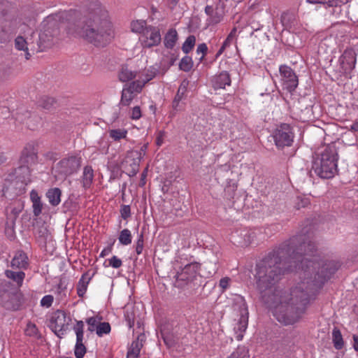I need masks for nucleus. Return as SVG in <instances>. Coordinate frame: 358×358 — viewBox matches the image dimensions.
I'll use <instances>...</instances> for the list:
<instances>
[{
    "mask_svg": "<svg viewBox=\"0 0 358 358\" xmlns=\"http://www.w3.org/2000/svg\"><path fill=\"white\" fill-rule=\"evenodd\" d=\"M235 189L236 187H234V185H229L225 188L224 192L226 194H228L229 198H233Z\"/></svg>",
    "mask_w": 358,
    "mask_h": 358,
    "instance_id": "nucleus-59",
    "label": "nucleus"
},
{
    "mask_svg": "<svg viewBox=\"0 0 358 358\" xmlns=\"http://www.w3.org/2000/svg\"><path fill=\"white\" fill-rule=\"evenodd\" d=\"M9 3L7 0H0V43L10 41L16 29V20L9 13Z\"/></svg>",
    "mask_w": 358,
    "mask_h": 358,
    "instance_id": "nucleus-7",
    "label": "nucleus"
},
{
    "mask_svg": "<svg viewBox=\"0 0 358 358\" xmlns=\"http://www.w3.org/2000/svg\"><path fill=\"white\" fill-rule=\"evenodd\" d=\"M196 42V38L193 35L189 36L182 45V50L185 53H189L194 48Z\"/></svg>",
    "mask_w": 358,
    "mask_h": 358,
    "instance_id": "nucleus-37",
    "label": "nucleus"
},
{
    "mask_svg": "<svg viewBox=\"0 0 358 358\" xmlns=\"http://www.w3.org/2000/svg\"><path fill=\"white\" fill-rule=\"evenodd\" d=\"M145 337V334H141L138 336L136 341L132 342L127 352V358H138L140 351L143 346Z\"/></svg>",
    "mask_w": 358,
    "mask_h": 358,
    "instance_id": "nucleus-21",
    "label": "nucleus"
},
{
    "mask_svg": "<svg viewBox=\"0 0 358 358\" xmlns=\"http://www.w3.org/2000/svg\"><path fill=\"white\" fill-rule=\"evenodd\" d=\"M131 231L127 229L122 230L118 238L120 243L124 245H129L131 243Z\"/></svg>",
    "mask_w": 358,
    "mask_h": 358,
    "instance_id": "nucleus-34",
    "label": "nucleus"
},
{
    "mask_svg": "<svg viewBox=\"0 0 358 358\" xmlns=\"http://www.w3.org/2000/svg\"><path fill=\"white\" fill-rule=\"evenodd\" d=\"M155 76V73L152 72L143 73L136 82H141L144 86L145 83L151 80Z\"/></svg>",
    "mask_w": 358,
    "mask_h": 358,
    "instance_id": "nucleus-45",
    "label": "nucleus"
},
{
    "mask_svg": "<svg viewBox=\"0 0 358 358\" xmlns=\"http://www.w3.org/2000/svg\"><path fill=\"white\" fill-rule=\"evenodd\" d=\"M178 40V34L176 29H171L164 36V43L166 48L172 49Z\"/></svg>",
    "mask_w": 358,
    "mask_h": 358,
    "instance_id": "nucleus-26",
    "label": "nucleus"
},
{
    "mask_svg": "<svg viewBox=\"0 0 358 358\" xmlns=\"http://www.w3.org/2000/svg\"><path fill=\"white\" fill-rule=\"evenodd\" d=\"M76 34L96 47H105L114 38V30L108 12L99 1L87 6V14L76 26Z\"/></svg>",
    "mask_w": 358,
    "mask_h": 358,
    "instance_id": "nucleus-3",
    "label": "nucleus"
},
{
    "mask_svg": "<svg viewBox=\"0 0 358 358\" xmlns=\"http://www.w3.org/2000/svg\"><path fill=\"white\" fill-rule=\"evenodd\" d=\"M6 276L13 280L17 283L18 287H20L22 285L24 278L25 277V274L22 271H13L10 270H6L5 272Z\"/></svg>",
    "mask_w": 358,
    "mask_h": 358,
    "instance_id": "nucleus-28",
    "label": "nucleus"
},
{
    "mask_svg": "<svg viewBox=\"0 0 358 358\" xmlns=\"http://www.w3.org/2000/svg\"><path fill=\"white\" fill-rule=\"evenodd\" d=\"M199 264L196 262L185 265L180 272L176 275L174 286L178 288H182L189 282L192 281L197 273Z\"/></svg>",
    "mask_w": 358,
    "mask_h": 358,
    "instance_id": "nucleus-9",
    "label": "nucleus"
},
{
    "mask_svg": "<svg viewBox=\"0 0 358 358\" xmlns=\"http://www.w3.org/2000/svg\"><path fill=\"white\" fill-rule=\"evenodd\" d=\"M306 257L311 260L317 257V262H320V271L324 270L327 263L331 261L317 252L316 245L308 231L282 243L278 248L257 263L255 280L260 299L264 304H273V295L285 292L275 285L286 272L296 271L299 275L302 261Z\"/></svg>",
    "mask_w": 358,
    "mask_h": 358,
    "instance_id": "nucleus-1",
    "label": "nucleus"
},
{
    "mask_svg": "<svg viewBox=\"0 0 358 358\" xmlns=\"http://www.w3.org/2000/svg\"><path fill=\"white\" fill-rule=\"evenodd\" d=\"M127 134V131L124 129H112L110 131V136L115 141H120L122 138H125Z\"/></svg>",
    "mask_w": 358,
    "mask_h": 358,
    "instance_id": "nucleus-41",
    "label": "nucleus"
},
{
    "mask_svg": "<svg viewBox=\"0 0 358 358\" xmlns=\"http://www.w3.org/2000/svg\"><path fill=\"white\" fill-rule=\"evenodd\" d=\"M279 70L284 88L289 92H294L299 85L298 77L294 71L286 65L280 66Z\"/></svg>",
    "mask_w": 358,
    "mask_h": 358,
    "instance_id": "nucleus-14",
    "label": "nucleus"
},
{
    "mask_svg": "<svg viewBox=\"0 0 358 358\" xmlns=\"http://www.w3.org/2000/svg\"><path fill=\"white\" fill-rule=\"evenodd\" d=\"M112 250H113V248H112V245L108 246L107 248H104L101 254H100V257H105L106 255H108L109 253H110L112 252Z\"/></svg>",
    "mask_w": 358,
    "mask_h": 358,
    "instance_id": "nucleus-61",
    "label": "nucleus"
},
{
    "mask_svg": "<svg viewBox=\"0 0 358 358\" xmlns=\"http://www.w3.org/2000/svg\"><path fill=\"white\" fill-rule=\"evenodd\" d=\"M58 14L48 16L42 22V30L38 35V46L41 49L50 48L53 44V40L59 34Z\"/></svg>",
    "mask_w": 358,
    "mask_h": 358,
    "instance_id": "nucleus-5",
    "label": "nucleus"
},
{
    "mask_svg": "<svg viewBox=\"0 0 358 358\" xmlns=\"http://www.w3.org/2000/svg\"><path fill=\"white\" fill-rule=\"evenodd\" d=\"M84 323L83 321H77L73 329L76 334V339H83Z\"/></svg>",
    "mask_w": 358,
    "mask_h": 358,
    "instance_id": "nucleus-44",
    "label": "nucleus"
},
{
    "mask_svg": "<svg viewBox=\"0 0 358 358\" xmlns=\"http://www.w3.org/2000/svg\"><path fill=\"white\" fill-rule=\"evenodd\" d=\"M140 40L143 46L147 48L158 45L162 41L159 28L149 25L145 29Z\"/></svg>",
    "mask_w": 358,
    "mask_h": 358,
    "instance_id": "nucleus-15",
    "label": "nucleus"
},
{
    "mask_svg": "<svg viewBox=\"0 0 358 358\" xmlns=\"http://www.w3.org/2000/svg\"><path fill=\"white\" fill-rule=\"evenodd\" d=\"M230 281V279L229 278H223L220 280V286L223 289H225L229 286V282Z\"/></svg>",
    "mask_w": 358,
    "mask_h": 358,
    "instance_id": "nucleus-60",
    "label": "nucleus"
},
{
    "mask_svg": "<svg viewBox=\"0 0 358 358\" xmlns=\"http://www.w3.org/2000/svg\"><path fill=\"white\" fill-rule=\"evenodd\" d=\"M180 101L181 100H180V99L174 98L173 103H172V106L174 110H180Z\"/></svg>",
    "mask_w": 358,
    "mask_h": 358,
    "instance_id": "nucleus-63",
    "label": "nucleus"
},
{
    "mask_svg": "<svg viewBox=\"0 0 358 358\" xmlns=\"http://www.w3.org/2000/svg\"><path fill=\"white\" fill-rule=\"evenodd\" d=\"M337 161L338 151L336 145L329 144L315 152L311 171L321 178H331L337 173Z\"/></svg>",
    "mask_w": 358,
    "mask_h": 358,
    "instance_id": "nucleus-4",
    "label": "nucleus"
},
{
    "mask_svg": "<svg viewBox=\"0 0 358 358\" xmlns=\"http://www.w3.org/2000/svg\"><path fill=\"white\" fill-rule=\"evenodd\" d=\"M0 305L6 309L11 310H16L20 308L21 301L16 288L0 297Z\"/></svg>",
    "mask_w": 358,
    "mask_h": 358,
    "instance_id": "nucleus-16",
    "label": "nucleus"
},
{
    "mask_svg": "<svg viewBox=\"0 0 358 358\" xmlns=\"http://www.w3.org/2000/svg\"><path fill=\"white\" fill-rule=\"evenodd\" d=\"M227 358H248V351L244 347H238Z\"/></svg>",
    "mask_w": 358,
    "mask_h": 358,
    "instance_id": "nucleus-42",
    "label": "nucleus"
},
{
    "mask_svg": "<svg viewBox=\"0 0 358 358\" xmlns=\"http://www.w3.org/2000/svg\"><path fill=\"white\" fill-rule=\"evenodd\" d=\"M108 264L114 268H119L122 266V262L120 258L114 255L108 259Z\"/></svg>",
    "mask_w": 358,
    "mask_h": 358,
    "instance_id": "nucleus-46",
    "label": "nucleus"
},
{
    "mask_svg": "<svg viewBox=\"0 0 358 358\" xmlns=\"http://www.w3.org/2000/svg\"><path fill=\"white\" fill-rule=\"evenodd\" d=\"M110 331V326L108 322H99L96 326V334L102 336L103 334H108Z\"/></svg>",
    "mask_w": 358,
    "mask_h": 358,
    "instance_id": "nucleus-38",
    "label": "nucleus"
},
{
    "mask_svg": "<svg viewBox=\"0 0 358 358\" xmlns=\"http://www.w3.org/2000/svg\"><path fill=\"white\" fill-rule=\"evenodd\" d=\"M317 257L310 259L308 257L302 261L299 273L300 281L290 292L285 291L273 295V304H265L273 308L276 320L284 325L293 324L298 322L305 313L311 296L320 289L338 271L341 264L337 261L327 263L324 270L320 271V262Z\"/></svg>",
    "mask_w": 358,
    "mask_h": 358,
    "instance_id": "nucleus-2",
    "label": "nucleus"
},
{
    "mask_svg": "<svg viewBox=\"0 0 358 358\" xmlns=\"http://www.w3.org/2000/svg\"><path fill=\"white\" fill-rule=\"evenodd\" d=\"M121 217L127 220L131 216V208L129 205H122L120 208Z\"/></svg>",
    "mask_w": 358,
    "mask_h": 358,
    "instance_id": "nucleus-50",
    "label": "nucleus"
},
{
    "mask_svg": "<svg viewBox=\"0 0 358 358\" xmlns=\"http://www.w3.org/2000/svg\"><path fill=\"white\" fill-rule=\"evenodd\" d=\"M37 150L33 144L28 143L23 148L20 162L21 165L15 169V174L21 179L23 183L30 182L29 166L34 164L37 161Z\"/></svg>",
    "mask_w": 358,
    "mask_h": 358,
    "instance_id": "nucleus-6",
    "label": "nucleus"
},
{
    "mask_svg": "<svg viewBox=\"0 0 358 358\" xmlns=\"http://www.w3.org/2000/svg\"><path fill=\"white\" fill-rule=\"evenodd\" d=\"M29 265L28 257L23 251H18L11 261V266L17 268H27Z\"/></svg>",
    "mask_w": 358,
    "mask_h": 358,
    "instance_id": "nucleus-22",
    "label": "nucleus"
},
{
    "mask_svg": "<svg viewBox=\"0 0 358 358\" xmlns=\"http://www.w3.org/2000/svg\"><path fill=\"white\" fill-rule=\"evenodd\" d=\"M332 341L334 346L336 350H341L344 345V341L341 331L334 327L332 331Z\"/></svg>",
    "mask_w": 358,
    "mask_h": 358,
    "instance_id": "nucleus-29",
    "label": "nucleus"
},
{
    "mask_svg": "<svg viewBox=\"0 0 358 358\" xmlns=\"http://www.w3.org/2000/svg\"><path fill=\"white\" fill-rule=\"evenodd\" d=\"M80 166V158L75 156L61 160L56 166V171L58 172L62 177H66L78 171Z\"/></svg>",
    "mask_w": 358,
    "mask_h": 358,
    "instance_id": "nucleus-13",
    "label": "nucleus"
},
{
    "mask_svg": "<svg viewBox=\"0 0 358 358\" xmlns=\"http://www.w3.org/2000/svg\"><path fill=\"white\" fill-rule=\"evenodd\" d=\"M31 200L33 203V213L35 216L38 217L42 212L43 203L38 193L32 190L30 194Z\"/></svg>",
    "mask_w": 358,
    "mask_h": 358,
    "instance_id": "nucleus-23",
    "label": "nucleus"
},
{
    "mask_svg": "<svg viewBox=\"0 0 358 358\" xmlns=\"http://www.w3.org/2000/svg\"><path fill=\"white\" fill-rule=\"evenodd\" d=\"M38 104L45 110H51L56 108L57 101L52 97L44 96L40 99Z\"/></svg>",
    "mask_w": 358,
    "mask_h": 358,
    "instance_id": "nucleus-30",
    "label": "nucleus"
},
{
    "mask_svg": "<svg viewBox=\"0 0 358 358\" xmlns=\"http://www.w3.org/2000/svg\"><path fill=\"white\" fill-rule=\"evenodd\" d=\"M27 45V42L22 36H18L15 40V48L19 50H23L24 52L26 59H29L31 57L28 52Z\"/></svg>",
    "mask_w": 358,
    "mask_h": 358,
    "instance_id": "nucleus-31",
    "label": "nucleus"
},
{
    "mask_svg": "<svg viewBox=\"0 0 358 358\" xmlns=\"http://www.w3.org/2000/svg\"><path fill=\"white\" fill-rule=\"evenodd\" d=\"M91 280V276L87 273H84L77 285V294L80 297H83L85 294L87 285Z\"/></svg>",
    "mask_w": 358,
    "mask_h": 358,
    "instance_id": "nucleus-25",
    "label": "nucleus"
},
{
    "mask_svg": "<svg viewBox=\"0 0 358 358\" xmlns=\"http://www.w3.org/2000/svg\"><path fill=\"white\" fill-rule=\"evenodd\" d=\"M8 209H6V216H8L9 217H11L14 220H16L18 214L20 213V210H17L16 208H11L10 213L8 212Z\"/></svg>",
    "mask_w": 358,
    "mask_h": 358,
    "instance_id": "nucleus-55",
    "label": "nucleus"
},
{
    "mask_svg": "<svg viewBox=\"0 0 358 358\" xmlns=\"http://www.w3.org/2000/svg\"><path fill=\"white\" fill-rule=\"evenodd\" d=\"M41 118L38 116H31L27 120V125L29 129L35 130L41 123Z\"/></svg>",
    "mask_w": 358,
    "mask_h": 358,
    "instance_id": "nucleus-43",
    "label": "nucleus"
},
{
    "mask_svg": "<svg viewBox=\"0 0 358 358\" xmlns=\"http://www.w3.org/2000/svg\"><path fill=\"white\" fill-rule=\"evenodd\" d=\"M218 262V260L216 257H213V258L209 261V264H213L212 265L211 271H209L210 274H214L216 273L217 270V264Z\"/></svg>",
    "mask_w": 358,
    "mask_h": 358,
    "instance_id": "nucleus-56",
    "label": "nucleus"
},
{
    "mask_svg": "<svg viewBox=\"0 0 358 358\" xmlns=\"http://www.w3.org/2000/svg\"><path fill=\"white\" fill-rule=\"evenodd\" d=\"M238 310L240 314V319L234 327L235 338L240 341L243 337V333L248 327V310L245 301L241 299L234 306V309Z\"/></svg>",
    "mask_w": 358,
    "mask_h": 358,
    "instance_id": "nucleus-8",
    "label": "nucleus"
},
{
    "mask_svg": "<svg viewBox=\"0 0 358 358\" xmlns=\"http://www.w3.org/2000/svg\"><path fill=\"white\" fill-rule=\"evenodd\" d=\"M94 178L93 169L91 166H85L83 170V174L82 177L83 186L85 188H88L92 183Z\"/></svg>",
    "mask_w": 358,
    "mask_h": 358,
    "instance_id": "nucleus-27",
    "label": "nucleus"
},
{
    "mask_svg": "<svg viewBox=\"0 0 358 358\" xmlns=\"http://www.w3.org/2000/svg\"><path fill=\"white\" fill-rule=\"evenodd\" d=\"M148 26L145 20H136L131 23V29L133 32L143 34Z\"/></svg>",
    "mask_w": 358,
    "mask_h": 358,
    "instance_id": "nucleus-32",
    "label": "nucleus"
},
{
    "mask_svg": "<svg viewBox=\"0 0 358 358\" xmlns=\"http://www.w3.org/2000/svg\"><path fill=\"white\" fill-rule=\"evenodd\" d=\"M54 298L52 295H45L41 300V305L43 307L49 308L52 306Z\"/></svg>",
    "mask_w": 358,
    "mask_h": 358,
    "instance_id": "nucleus-49",
    "label": "nucleus"
},
{
    "mask_svg": "<svg viewBox=\"0 0 358 358\" xmlns=\"http://www.w3.org/2000/svg\"><path fill=\"white\" fill-rule=\"evenodd\" d=\"M25 332L27 335L29 336H35L38 333V329L35 324H28L26 328Z\"/></svg>",
    "mask_w": 358,
    "mask_h": 358,
    "instance_id": "nucleus-53",
    "label": "nucleus"
},
{
    "mask_svg": "<svg viewBox=\"0 0 358 358\" xmlns=\"http://www.w3.org/2000/svg\"><path fill=\"white\" fill-rule=\"evenodd\" d=\"M307 2H308L309 3H312V4L320 3V4L327 5L329 7H331L330 4L331 3V0H307Z\"/></svg>",
    "mask_w": 358,
    "mask_h": 358,
    "instance_id": "nucleus-58",
    "label": "nucleus"
},
{
    "mask_svg": "<svg viewBox=\"0 0 358 358\" xmlns=\"http://www.w3.org/2000/svg\"><path fill=\"white\" fill-rule=\"evenodd\" d=\"M355 56V52L352 48L346 49L340 58L342 68L345 70L355 69L356 64Z\"/></svg>",
    "mask_w": 358,
    "mask_h": 358,
    "instance_id": "nucleus-19",
    "label": "nucleus"
},
{
    "mask_svg": "<svg viewBox=\"0 0 358 358\" xmlns=\"http://www.w3.org/2000/svg\"><path fill=\"white\" fill-rule=\"evenodd\" d=\"M143 87V84L141 82H132L129 87L124 88L122 92L121 103L124 106L129 105L134 99V94L139 92Z\"/></svg>",
    "mask_w": 358,
    "mask_h": 358,
    "instance_id": "nucleus-17",
    "label": "nucleus"
},
{
    "mask_svg": "<svg viewBox=\"0 0 358 358\" xmlns=\"http://www.w3.org/2000/svg\"><path fill=\"white\" fill-rule=\"evenodd\" d=\"M69 320L63 310H57L51 316L50 328L58 337L62 338L69 328Z\"/></svg>",
    "mask_w": 358,
    "mask_h": 358,
    "instance_id": "nucleus-10",
    "label": "nucleus"
},
{
    "mask_svg": "<svg viewBox=\"0 0 358 358\" xmlns=\"http://www.w3.org/2000/svg\"><path fill=\"white\" fill-rule=\"evenodd\" d=\"M15 287L13 285L6 280H0V297L13 290Z\"/></svg>",
    "mask_w": 358,
    "mask_h": 358,
    "instance_id": "nucleus-40",
    "label": "nucleus"
},
{
    "mask_svg": "<svg viewBox=\"0 0 358 358\" xmlns=\"http://www.w3.org/2000/svg\"><path fill=\"white\" fill-rule=\"evenodd\" d=\"M141 117V109H140V107L138 106H135L133 110H132V113H131V117L134 120H138L139 119L140 117Z\"/></svg>",
    "mask_w": 358,
    "mask_h": 358,
    "instance_id": "nucleus-57",
    "label": "nucleus"
},
{
    "mask_svg": "<svg viewBox=\"0 0 358 358\" xmlns=\"http://www.w3.org/2000/svg\"><path fill=\"white\" fill-rule=\"evenodd\" d=\"M205 13L208 15V18L206 19V24L208 27L218 24L223 19V10L218 7L213 8L211 6H206Z\"/></svg>",
    "mask_w": 358,
    "mask_h": 358,
    "instance_id": "nucleus-18",
    "label": "nucleus"
},
{
    "mask_svg": "<svg viewBox=\"0 0 358 358\" xmlns=\"http://www.w3.org/2000/svg\"><path fill=\"white\" fill-rule=\"evenodd\" d=\"M188 84H189V82L185 80L181 83V84L178 90V92L175 96V98L180 99V100H182L185 98V94L187 92Z\"/></svg>",
    "mask_w": 358,
    "mask_h": 358,
    "instance_id": "nucleus-39",
    "label": "nucleus"
},
{
    "mask_svg": "<svg viewBox=\"0 0 358 358\" xmlns=\"http://www.w3.org/2000/svg\"><path fill=\"white\" fill-rule=\"evenodd\" d=\"M136 73L129 70L127 66L122 67L119 74V78L122 82H127L136 78Z\"/></svg>",
    "mask_w": 358,
    "mask_h": 358,
    "instance_id": "nucleus-33",
    "label": "nucleus"
},
{
    "mask_svg": "<svg viewBox=\"0 0 358 358\" xmlns=\"http://www.w3.org/2000/svg\"><path fill=\"white\" fill-rule=\"evenodd\" d=\"M294 20V15L289 13H284L281 16V21L285 26H289V22Z\"/></svg>",
    "mask_w": 358,
    "mask_h": 358,
    "instance_id": "nucleus-51",
    "label": "nucleus"
},
{
    "mask_svg": "<svg viewBox=\"0 0 358 358\" xmlns=\"http://www.w3.org/2000/svg\"><path fill=\"white\" fill-rule=\"evenodd\" d=\"M143 234L141 233L138 238V240L136 241V252L137 255H141L143 252Z\"/></svg>",
    "mask_w": 358,
    "mask_h": 358,
    "instance_id": "nucleus-47",
    "label": "nucleus"
},
{
    "mask_svg": "<svg viewBox=\"0 0 358 358\" xmlns=\"http://www.w3.org/2000/svg\"><path fill=\"white\" fill-rule=\"evenodd\" d=\"M88 324V331L93 332L95 329L96 330V326L98 325L96 319L94 317H90L87 320Z\"/></svg>",
    "mask_w": 358,
    "mask_h": 358,
    "instance_id": "nucleus-52",
    "label": "nucleus"
},
{
    "mask_svg": "<svg viewBox=\"0 0 358 358\" xmlns=\"http://www.w3.org/2000/svg\"><path fill=\"white\" fill-rule=\"evenodd\" d=\"M141 161V152L137 150H131L127 153L124 159L122 162V167L129 177L136 175L139 171Z\"/></svg>",
    "mask_w": 358,
    "mask_h": 358,
    "instance_id": "nucleus-11",
    "label": "nucleus"
},
{
    "mask_svg": "<svg viewBox=\"0 0 358 358\" xmlns=\"http://www.w3.org/2000/svg\"><path fill=\"white\" fill-rule=\"evenodd\" d=\"M331 3L330 4L331 7L338 6L340 4L347 3V0H331Z\"/></svg>",
    "mask_w": 358,
    "mask_h": 358,
    "instance_id": "nucleus-62",
    "label": "nucleus"
},
{
    "mask_svg": "<svg viewBox=\"0 0 358 358\" xmlns=\"http://www.w3.org/2000/svg\"><path fill=\"white\" fill-rule=\"evenodd\" d=\"M212 86L215 90L224 89L231 85V78L228 72L223 71L211 79Z\"/></svg>",
    "mask_w": 358,
    "mask_h": 358,
    "instance_id": "nucleus-20",
    "label": "nucleus"
},
{
    "mask_svg": "<svg viewBox=\"0 0 358 358\" xmlns=\"http://www.w3.org/2000/svg\"><path fill=\"white\" fill-rule=\"evenodd\" d=\"M353 341H354V348L356 351H358V336L353 335Z\"/></svg>",
    "mask_w": 358,
    "mask_h": 358,
    "instance_id": "nucleus-64",
    "label": "nucleus"
},
{
    "mask_svg": "<svg viewBox=\"0 0 358 358\" xmlns=\"http://www.w3.org/2000/svg\"><path fill=\"white\" fill-rule=\"evenodd\" d=\"M62 191L59 188L55 187L49 189L46 193L50 203L52 206H56L61 201Z\"/></svg>",
    "mask_w": 358,
    "mask_h": 358,
    "instance_id": "nucleus-24",
    "label": "nucleus"
},
{
    "mask_svg": "<svg viewBox=\"0 0 358 358\" xmlns=\"http://www.w3.org/2000/svg\"><path fill=\"white\" fill-rule=\"evenodd\" d=\"M273 138L278 148L290 146L293 142L294 134L289 125L282 124L278 127L275 131Z\"/></svg>",
    "mask_w": 358,
    "mask_h": 358,
    "instance_id": "nucleus-12",
    "label": "nucleus"
},
{
    "mask_svg": "<svg viewBox=\"0 0 358 358\" xmlns=\"http://www.w3.org/2000/svg\"><path fill=\"white\" fill-rule=\"evenodd\" d=\"M83 339H76L74 354L76 358H83L86 352V348L83 343Z\"/></svg>",
    "mask_w": 358,
    "mask_h": 358,
    "instance_id": "nucleus-35",
    "label": "nucleus"
},
{
    "mask_svg": "<svg viewBox=\"0 0 358 358\" xmlns=\"http://www.w3.org/2000/svg\"><path fill=\"white\" fill-rule=\"evenodd\" d=\"M15 220L11 217H9L8 216H6V227L5 230L6 233H8L9 231L10 233L13 232V229L15 224Z\"/></svg>",
    "mask_w": 358,
    "mask_h": 358,
    "instance_id": "nucleus-48",
    "label": "nucleus"
},
{
    "mask_svg": "<svg viewBox=\"0 0 358 358\" xmlns=\"http://www.w3.org/2000/svg\"><path fill=\"white\" fill-rule=\"evenodd\" d=\"M207 51H208V47L206 43H201L198 45L196 52L198 54L202 53L200 60H202L203 59L204 56L207 53Z\"/></svg>",
    "mask_w": 358,
    "mask_h": 358,
    "instance_id": "nucleus-54",
    "label": "nucleus"
},
{
    "mask_svg": "<svg viewBox=\"0 0 358 358\" xmlns=\"http://www.w3.org/2000/svg\"><path fill=\"white\" fill-rule=\"evenodd\" d=\"M193 66V62L190 57L189 56H185L183 58H182L180 64H179V68L180 70L188 72L189 71Z\"/></svg>",
    "mask_w": 358,
    "mask_h": 358,
    "instance_id": "nucleus-36",
    "label": "nucleus"
}]
</instances>
